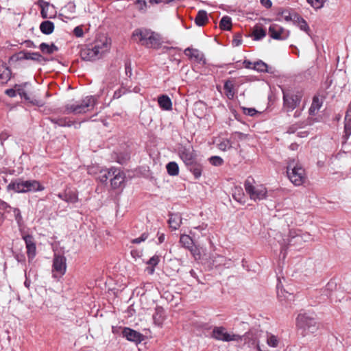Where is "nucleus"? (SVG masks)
Here are the masks:
<instances>
[{
    "label": "nucleus",
    "mask_w": 351,
    "mask_h": 351,
    "mask_svg": "<svg viewBox=\"0 0 351 351\" xmlns=\"http://www.w3.org/2000/svg\"><path fill=\"white\" fill-rule=\"evenodd\" d=\"M11 70L6 63L0 60V83L6 84L11 78Z\"/></svg>",
    "instance_id": "nucleus-18"
},
{
    "label": "nucleus",
    "mask_w": 351,
    "mask_h": 351,
    "mask_svg": "<svg viewBox=\"0 0 351 351\" xmlns=\"http://www.w3.org/2000/svg\"><path fill=\"white\" fill-rule=\"evenodd\" d=\"M293 22L297 25L300 29L310 35V28L306 21L297 13H293Z\"/></svg>",
    "instance_id": "nucleus-21"
},
{
    "label": "nucleus",
    "mask_w": 351,
    "mask_h": 351,
    "mask_svg": "<svg viewBox=\"0 0 351 351\" xmlns=\"http://www.w3.org/2000/svg\"><path fill=\"white\" fill-rule=\"evenodd\" d=\"M260 3L266 8H270L272 6V2L271 0H260Z\"/></svg>",
    "instance_id": "nucleus-60"
},
{
    "label": "nucleus",
    "mask_w": 351,
    "mask_h": 351,
    "mask_svg": "<svg viewBox=\"0 0 351 351\" xmlns=\"http://www.w3.org/2000/svg\"><path fill=\"white\" fill-rule=\"evenodd\" d=\"M125 178V176L123 171L117 168L112 178H111V186L114 189L121 187L124 183Z\"/></svg>",
    "instance_id": "nucleus-16"
},
{
    "label": "nucleus",
    "mask_w": 351,
    "mask_h": 351,
    "mask_svg": "<svg viewBox=\"0 0 351 351\" xmlns=\"http://www.w3.org/2000/svg\"><path fill=\"white\" fill-rule=\"evenodd\" d=\"M232 19L229 16H223L221 19V30L230 31L232 29Z\"/></svg>",
    "instance_id": "nucleus-35"
},
{
    "label": "nucleus",
    "mask_w": 351,
    "mask_h": 351,
    "mask_svg": "<svg viewBox=\"0 0 351 351\" xmlns=\"http://www.w3.org/2000/svg\"><path fill=\"white\" fill-rule=\"evenodd\" d=\"M188 169L193 174L195 179H198L202 176V167L195 161L186 165Z\"/></svg>",
    "instance_id": "nucleus-28"
},
{
    "label": "nucleus",
    "mask_w": 351,
    "mask_h": 351,
    "mask_svg": "<svg viewBox=\"0 0 351 351\" xmlns=\"http://www.w3.org/2000/svg\"><path fill=\"white\" fill-rule=\"evenodd\" d=\"M5 93L8 96L10 97H14L17 94L16 88L15 87L14 88L7 89Z\"/></svg>",
    "instance_id": "nucleus-57"
},
{
    "label": "nucleus",
    "mask_w": 351,
    "mask_h": 351,
    "mask_svg": "<svg viewBox=\"0 0 351 351\" xmlns=\"http://www.w3.org/2000/svg\"><path fill=\"white\" fill-rule=\"evenodd\" d=\"M243 112L245 114L252 117L257 112V110L253 108H243Z\"/></svg>",
    "instance_id": "nucleus-53"
},
{
    "label": "nucleus",
    "mask_w": 351,
    "mask_h": 351,
    "mask_svg": "<svg viewBox=\"0 0 351 351\" xmlns=\"http://www.w3.org/2000/svg\"><path fill=\"white\" fill-rule=\"evenodd\" d=\"M73 34L77 38L82 37L84 35V32H83L82 27L81 26L75 27L73 29Z\"/></svg>",
    "instance_id": "nucleus-54"
},
{
    "label": "nucleus",
    "mask_w": 351,
    "mask_h": 351,
    "mask_svg": "<svg viewBox=\"0 0 351 351\" xmlns=\"http://www.w3.org/2000/svg\"><path fill=\"white\" fill-rule=\"evenodd\" d=\"M179 156L186 165L195 161L193 151L189 147H182L179 150Z\"/></svg>",
    "instance_id": "nucleus-15"
},
{
    "label": "nucleus",
    "mask_w": 351,
    "mask_h": 351,
    "mask_svg": "<svg viewBox=\"0 0 351 351\" xmlns=\"http://www.w3.org/2000/svg\"><path fill=\"white\" fill-rule=\"evenodd\" d=\"M66 258L62 255L55 254L53 261V276L56 277L57 274L62 276L65 274L66 269Z\"/></svg>",
    "instance_id": "nucleus-10"
},
{
    "label": "nucleus",
    "mask_w": 351,
    "mask_h": 351,
    "mask_svg": "<svg viewBox=\"0 0 351 351\" xmlns=\"http://www.w3.org/2000/svg\"><path fill=\"white\" fill-rule=\"evenodd\" d=\"M158 102L160 108L163 110H170L172 108L171 99L167 95H162L158 97Z\"/></svg>",
    "instance_id": "nucleus-24"
},
{
    "label": "nucleus",
    "mask_w": 351,
    "mask_h": 351,
    "mask_svg": "<svg viewBox=\"0 0 351 351\" xmlns=\"http://www.w3.org/2000/svg\"><path fill=\"white\" fill-rule=\"evenodd\" d=\"M22 239L24 240L27 249V254L29 260H32L36 254V247L34 238L32 234H23Z\"/></svg>",
    "instance_id": "nucleus-13"
},
{
    "label": "nucleus",
    "mask_w": 351,
    "mask_h": 351,
    "mask_svg": "<svg viewBox=\"0 0 351 351\" xmlns=\"http://www.w3.org/2000/svg\"><path fill=\"white\" fill-rule=\"evenodd\" d=\"M253 179L248 178L244 183L246 193L254 201L263 200L267 198V191L263 185L254 186L252 184Z\"/></svg>",
    "instance_id": "nucleus-6"
},
{
    "label": "nucleus",
    "mask_w": 351,
    "mask_h": 351,
    "mask_svg": "<svg viewBox=\"0 0 351 351\" xmlns=\"http://www.w3.org/2000/svg\"><path fill=\"white\" fill-rule=\"evenodd\" d=\"M39 49L44 53L52 54L56 51H58V47L53 43L49 45L46 43H42L39 45Z\"/></svg>",
    "instance_id": "nucleus-31"
},
{
    "label": "nucleus",
    "mask_w": 351,
    "mask_h": 351,
    "mask_svg": "<svg viewBox=\"0 0 351 351\" xmlns=\"http://www.w3.org/2000/svg\"><path fill=\"white\" fill-rule=\"evenodd\" d=\"M110 39L106 36L96 40L91 47H87L81 51V57L86 61H95L99 59L102 55L110 49Z\"/></svg>",
    "instance_id": "nucleus-1"
},
{
    "label": "nucleus",
    "mask_w": 351,
    "mask_h": 351,
    "mask_svg": "<svg viewBox=\"0 0 351 351\" xmlns=\"http://www.w3.org/2000/svg\"><path fill=\"white\" fill-rule=\"evenodd\" d=\"M180 243L182 246L189 249L191 246H192L194 243L192 238L187 234H182L180 238Z\"/></svg>",
    "instance_id": "nucleus-39"
},
{
    "label": "nucleus",
    "mask_w": 351,
    "mask_h": 351,
    "mask_svg": "<svg viewBox=\"0 0 351 351\" xmlns=\"http://www.w3.org/2000/svg\"><path fill=\"white\" fill-rule=\"evenodd\" d=\"M242 339L243 337H241V335H237L233 332H228L226 331L224 327L221 326V341L226 342H240L242 341Z\"/></svg>",
    "instance_id": "nucleus-17"
},
{
    "label": "nucleus",
    "mask_w": 351,
    "mask_h": 351,
    "mask_svg": "<svg viewBox=\"0 0 351 351\" xmlns=\"http://www.w3.org/2000/svg\"><path fill=\"white\" fill-rule=\"evenodd\" d=\"M11 59H15L16 61H21L25 60H31L41 62H46L47 59L44 58L39 52H30L27 51H21L14 54Z\"/></svg>",
    "instance_id": "nucleus-8"
},
{
    "label": "nucleus",
    "mask_w": 351,
    "mask_h": 351,
    "mask_svg": "<svg viewBox=\"0 0 351 351\" xmlns=\"http://www.w3.org/2000/svg\"><path fill=\"white\" fill-rule=\"evenodd\" d=\"M169 226L173 230H177L182 223V217L178 213L171 214L168 220Z\"/></svg>",
    "instance_id": "nucleus-25"
},
{
    "label": "nucleus",
    "mask_w": 351,
    "mask_h": 351,
    "mask_svg": "<svg viewBox=\"0 0 351 351\" xmlns=\"http://www.w3.org/2000/svg\"><path fill=\"white\" fill-rule=\"evenodd\" d=\"M47 119L60 127H71L73 125V122L66 117H48Z\"/></svg>",
    "instance_id": "nucleus-26"
},
{
    "label": "nucleus",
    "mask_w": 351,
    "mask_h": 351,
    "mask_svg": "<svg viewBox=\"0 0 351 351\" xmlns=\"http://www.w3.org/2000/svg\"><path fill=\"white\" fill-rule=\"evenodd\" d=\"M166 169L168 174L171 176H178L179 173V167L176 162H169L166 165Z\"/></svg>",
    "instance_id": "nucleus-33"
},
{
    "label": "nucleus",
    "mask_w": 351,
    "mask_h": 351,
    "mask_svg": "<svg viewBox=\"0 0 351 351\" xmlns=\"http://www.w3.org/2000/svg\"><path fill=\"white\" fill-rule=\"evenodd\" d=\"M27 84V83H25L23 84H16L15 88H16L17 94L19 95L22 99L30 101V98L25 90V86Z\"/></svg>",
    "instance_id": "nucleus-38"
},
{
    "label": "nucleus",
    "mask_w": 351,
    "mask_h": 351,
    "mask_svg": "<svg viewBox=\"0 0 351 351\" xmlns=\"http://www.w3.org/2000/svg\"><path fill=\"white\" fill-rule=\"evenodd\" d=\"M125 73L128 77H131L132 75V70L131 66V62L130 60H127L125 62Z\"/></svg>",
    "instance_id": "nucleus-49"
},
{
    "label": "nucleus",
    "mask_w": 351,
    "mask_h": 351,
    "mask_svg": "<svg viewBox=\"0 0 351 351\" xmlns=\"http://www.w3.org/2000/svg\"><path fill=\"white\" fill-rule=\"evenodd\" d=\"M307 2L315 9H320L324 5V0H306Z\"/></svg>",
    "instance_id": "nucleus-44"
},
{
    "label": "nucleus",
    "mask_w": 351,
    "mask_h": 351,
    "mask_svg": "<svg viewBox=\"0 0 351 351\" xmlns=\"http://www.w3.org/2000/svg\"><path fill=\"white\" fill-rule=\"evenodd\" d=\"M269 36L275 40H284L289 36V31L278 24H271L269 27Z\"/></svg>",
    "instance_id": "nucleus-9"
},
{
    "label": "nucleus",
    "mask_w": 351,
    "mask_h": 351,
    "mask_svg": "<svg viewBox=\"0 0 351 351\" xmlns=\"http://www.w3.org/2000/svg\"><path fill=\"white\" fill-rule=\"evenodd\" d=\"M225 94L229 99H233L234 96V82L232 80H228L223 86Z\"/></svg>",
    "instance_id": "nucleus-32"
},
{
    "label": "nucleus",
    "mask_w": 351,
    "mask_h": 351,
    "mask_svg": "<svg viewBox=\"0 0 351 351\" xmlns=\"http://www.w3.org/2000/svg\"><path fill=\"white\" fill-rule=\"evenodd\" d=\"M129 159V156L128 155H125V156L123 157H121V156H119L118 158H117V162L119 163V164H124Z\"/></svg>",
    "instance_id": "nucleus-64"
},
{
    "label": "nucleus",
    "mask_w": 351,
    "mask_h": 351,
    "mask_svg": "<svg viewBox=\"0 0 351 351\" xmlns=\"http://www.w3.org/2000/svg\"><path fill=\"white\" fill-rule=\"evenodd\" d=\"M241 337H243L242 341L245 344H247L249 347H256L259 351H261L257 337L252 332H246Z\"/></svg>",
    "instance_id": "nucleus-20"
},
{
    "label": "nucleus",
    "mask_w": 351,
    "mask_h": 351,
    "mask_svg": "<svg viewBox=\"0 0 351 351\" xmlns=\"http://www.w3.org/2000/svg\"><path fill=\"white\" fill-rule=\"evenodd\" d=\"M282 93L285 107L289 109L288 110H293L299 105L301 100V96L285 91H282Z\"/></svg>",
    "instance_id": "nucleus-11"
},
{
    "label": "nucleus",
    "mask_w": 351,
    "mask_h": 351,
    "mask_svg": "<svg viewBox=\"0 0 351 351\" xmlns=\"http://www.w3.org/2000/svg\"><path fill=\"white\" fill-rule=\"evenodd\" d=\"M48 10L49 8H47V7L42 8L40 14L43 19L51 18V16L48 14Z\"/></svg>",
    "instance_id": "nucleus-59"
},
{
    "label": "nucleus",
    "mask_w": 351,
    "mask_h": 351,
    "mask_svg": "<svg viewBox=\"0 0 351 351\" xmlns=\"http://www.w3.org/2000/svg\"><path fill=\"white\" fill-rule=\"evenodd\" d=\"M135 4L138 5L139 10L145 12L147 9V2L145 0H136Z\"/></svg>",
    "instance_id": "nucleus-52"
},
{
    "label": "nucleus",
    "mask_w": 351,
    "mask_h": 351,
    "mask_svg": "<svg viewBox=\"0 0 351 351\" xmlns=\"http://www.w3.org/2000/svg\"><path fill=\"white\" fill-rule=\"evenodd\" d=\"M213 337L219 339V327H215L213 331Z\"/></svg>",
    "instance_id": "nucleus-63"
},
{
    "label": "nucleus",
    "mask_w": 351,
    "mask_h": 351,
    "mask_svg": "<svg viewBox=\"0 0 351 351\" xmlns=\"http://www.w3.org/2000/svg\"><path fill=\"white\" fill-rule=\"evenodd\" d=\"M296 321L297 326L303 329L307 333H313L318 328V326L315 318L310 317L306 314L298 315Z\"/></svg>",
    "instance_id": "nucleus-7"
},
{
    "label": "nucleus",
    "mask_w": 351,
    "mask_h": 351,
    "mask_svg": "<svg viewBox=\"0 0 351 351\" xmlns=\"http://www.w3.org/2000/svg\"><path fill=\"white\" fill-rule=\"evenodd\" d=\"M267 343L270 347L276 348L278 346V339L275 335H271L267 339Z\"/></svg>",
    "instance_id": "nucleus-45"
},
{
    "label": "nucleus",
    "mask_w": 351,
    "mask_h": 351,
    "mask_svg": "<svg viewBox=\"0 0 351 351\" xmlns=\"http://www.w3.org/2000/svg\"><path fill=\"white\" fill-rule=\"evenodd\" d=\"M159 261L160 256L158 255H154L148 260L147 264L151 265L153 267H155L158 264Z\"/></svg>",
    "instance_id": "nucleus-48"
},
{
    "label": "nucleus",
    "mask_w": 351,
    "mask_h": 351,
    "mask_svg": "<svg viewBox=\"0 0 351 351\" xmlns=\"http://www.w3.org/2000/svg\"><path fill=\"white\" fill-rule=\"evenodd\" d=\"M209 161L213 165L219 166V156H212L209 158Z\"/></svg>",
    "instance_id": "nucleus-56"
},
{
    "label": "nucleus",
    "mask_w": 351,
    "mask_h": 351,
    "mask_svg": "<svg viewBox=\"0 0 351 351\" xmlns=\"http://www.w3.org/2000/svg\"><path fill=\"white\" fill-rule=\"evenodd\" d=\"M96 104L95 97L90 95L87 96L81 101L75 104H66L65 110L67 114L73 113L75 114L85 113L92 109Z\"/></svg>",
    "instance_id": "nucleus-5"
},
{
    "label": "nucleus",
    "mask_w": 351,
    "mask_h": 351,
    "mask_svg": "<svg viewBox=\"0 0 351 351\" xmlns=\"http://www.w3.org/2000/svg\"><path fill=\"white\" fill-rule=\"evenodd\" d=\"M302 240V237L295 232L290 231L287 239V245H293L300 243Z\"/></svg>",
    "instance_id": "nucleus-36"
},
{
    "label": "nucleus",
    "mask_w": 351,
    "mask_h": 351,
    "mask_svg": "<svg viewBox=\"0 0 351 351\" xmlns=\"http://www.w3.org/2000/svg\"><path fill=\"white\" fill-rule=\"evenodd\" d=\"M13 213H14V218H15V220L16 221L18 226L19 227L22 226L23 225L24 222H23V219L21 215L20 209L18 208H14Z\"/></svg>",
    "instance_id": "nucleus-42"
},
{
    "label": "nucleus",
    "mask_w": 351,
    "mask_h": 351,
    "mask_svg": "<svg viewBox=\"0 0 351 351\" xmlns=\"http://www.w3.org/2000/svg\"><path fill=\"white\" fill-rule=\"evenodd\" d=\"M287 173L288 178L295 186L302 185L306 180L304 169L294 160L289 162Z\"/></svg>",
    "instance_id": "nucleus-4"
},
{
    "label": "nucleus",
    "mask_w": 351,
    "mask_h": 351,
    "mask_svg": "<svg viewBox=\"0 0 351 351\" xmlns=\"http://www.w3.org/2000/svg\"><path fill=\"white\" fill-rule=\"evenodd\" d=\"M232 147V144L228 139H223L221 141V151H226Z\"/></svg>",
    "instance_id": "nucleus-50"
},
{
    "label": "nucleus",
    "mask_w": 351,
    "mask_h": 351,
    "mask_svg": "<svg viewBox=\"0 0 351 351\" xmlns=\"http://www.w3.org/2000/svg\"><path fill=\"white\" fill-rule=\"evenodd\" d=\"M252 69L258 72L273 73L272 69L262 60L254 62Z\"/></svg>",
    "instance_id": "nucleus-27"
},
{
    "label": "nucleus",
    "mask_w": 351,
    "mask_h": 351,
    "mask_svg": "<svg viewBox=\"0 0 351 351\" xmlns=\"http://www.w3.org/2000/svg\"><path fill=\"white\" fill-rule=\"evenodd\" d=\"M208 21V15L207 12L204 10H199L195 18V23L197 26H203L206 24V23Z\"/></svg>",
    "instance_id": "nucleus-30"
},
{
    "label": "nucleus",
    "mask_w": 351,
    "mask_h": 351,
    "mask_svg": "<svg viewBox=\"0 0 351 351\" xmlns=\"http://www.w3.org/2000/svg\"><path fill=\"white\" fill-rule=\"evenodd\" d=\"M132 36L138 37L139 43L147 48L158 49L161 45L160 34L149 29H136L134 31Z\"/></svg>",
    "instance_id": "nucleus-3"
},
{
    "label": "nucleus",
    "mask_w": 351,
    "mask_h": 351,
    "mask_svg": "<svg viewBox=\"0 0 351 351\" xmlns=\"http://www.w3.org/2000/svg\"><path fill=\"white\" fill-rule=\"evenodd\" d=\"M40 29L43 34L49 35L54 30V24L50 21H44L40 25Z\"/></svg>",
    "instance_id": "nucleus-29"
},
{
    "label": "nucleus",
    "mask_w": 351,
    "mask_h": 351,
    "mask_svg": "<svg viewBox=\"0 0 351 351\" xmlns=\"http://www.w3.org/2000/svg\"><path fill=\"white\" fill-rule=\"evenodd\" d=\"M233 198L238 202H245L244 193L243 189L240 186H235L232 193Z\"/></svg>",
    "instance_id": "nucleus-34"
},
{
    "label": "nucleus",
    "mask_w": 351,
    "mask_h": 351,
    "mask_svg": "<svg viewBox=\"0 0 351 351\" xmlns=\"http://www.w3.org/2000/svg\"><path fill=\"white\" fill-rule=\"evenodd\" d=\"M242 40L241 36L239 34H237L234 36V38L232 40V45L234 47L239 46L241 45Z\"/></svg>",
    "instance_id": "nucleus-55"
},
{
    "label": "nucleus",
    "mask_w": 351,
    "mask_h": 351,
    "mask_svg": "<svg viewBox=\"0 0 351 351\" xmlns=\"http://www.w3.org/2000/svg\"><path fill=\"white\" fill-rule=\"evenodd\" d=\"M184 53L189 59L193 60L195 62L200 65H204L206 64L204 55L199 50L191 47H187L184 51Z\"/></svg>",
    "instance_id": "nucleus-14"
},
{
    "label": "nucleus",
    "mask_w": 351,
    "mask_h": 351,
    "mask_svg": "<svg viewBox=\"0 0 351 351\" xmlns=\"http://www.w3.org/2000/svg\"><path fill=\"white\" fill-rule=\"evenodd\" d=\"M122 336L128 341L139 343L144 340V336L141 332L130 328L125 327L122 330Z\"/></svg>",
    "instance_id": "nucleus-12"
},
{
    "label": "nucleus",
    "mask_w": 351,
    "mask_h": 351,
    "mask_svg": "<svg viewBox=\"0 0 351 351\" xmlns=\"http://www.w3.org/2000/svg\"><path fill=\"white\" fill-rule=\"evenodd\" d=\"M45 186L36 180H23L16 178L12 180L7 186L8 191H13L17 193H35L43 191Z\"/></svg>",
    "instance_id": "nucleus-2"
},
{
    "label": "nucleus",
    "mask_w": 351,
    "mask_h": 351,
    "mask_svg": "<svg viewBox=\"0 0 351 351\" xmlns=\"http://www.w3.org/2000/svg\"><path fill=\"white\" fill-rule=\"evenodd\" d=\"M351 135V118H346L344 120V134L343 138L346 142Z\"/></svg>",
    "instance_id": "nucleus-37"
},
{
    "label": "nucleus",
    "mask_w": 351,
    "mask_h": 351,
    "mask_svg": "<svg viewBox=\"0 0 351 351\" xmlns=\"http://www.w3.org/2000/svg\"><path fill=\"white\" fill-rule=\"evenodd\" d=\"M149 234L147 232H143L139 237L135 238L131 241L132 243L139 244L141 242L145 241L148 238Z\"/></svg>",
    "instance_id": "nucleus-46"
},
{
    "label": "nucleus",
    "mask_w": 351,
    "mask_h": 351,
    "mask_svg": "<svg viewBox=\"0 0 351 351\" xmlns=\"http://www.w3.org/2000/svg\"><path fill=\"white\" fill-rule=\"evenodd\" d=\"M188 250L195 259L200 258L199 250L195 244L191 246Z\"/></svg>",
    "instance_id": "nucleus-47"
},
{
    "label": "nucleus",
    "mask_w": 351,
    "mask_h": 351,
    "mask_svg": "<svg viewBox=\"0 0 351 351\" xmlns=\"http://www.w3.org/2000/svg\"><path fill=\"white\" fill-rule=\"evenodd\" d=\"M254 40H259L266 36V31L260 27H256L252 32Z\"/></svg>",
    "instance_id": "nucleus-40"
},
{
    "label": "nucleus",
    "mask_w": 351,
    "mask_h": 351,
    "mask_svg": "<svg viewBox=\"0 0 351 351\" xmlns=\"http://www.w3.org/2000/svg\"><path fill=\"white\" fill-rule=\"evenodd\" d=\"M13 208L10 204L5 202L3 200L0 199V217H4V213H9L12 210L13 211Z\"/></svg>",
    "instance_id": "nucleus-41"
},
{
    "label": "nucleus",
    "mask_w": 351,
    "mask_h": 351,
    "mask_svg": "<svg viewBox=\"0 0 351 351\" xmlns=\"http://www.w3.org/2000/svg\"><path fill=\"white\" fill-rule=\"evenodd\" d=\"M116 169V167H111L101 170L98 176L99 180L101 183H106L108 180L111 182V178H112Z\"/></svg>",
    "instance_id": "nucleus-22"
},
{
    "label": "nucleus",
    "mask_w": 351,
    "mask_h": 351,
    "mask_svg": "<svg viewBox=\"0 0 351 351\" xmlns=\"http://www.w3.org/2000/svg\"><path fill=\"white\" fill-rule=\"evenodd\" d=\"M293 14L288 9L279 8L276 12V21H293Z\"/></svg>",
    "instance_id": "nucleus-23"
},
{
    "label": "nucleus",
    "mask_w": 351,
    "mask_h": 351,
    "mask_svg": "<svg viewBox=\"0 0 351 351\" xmlns=\"http://www.w3.org/2000/svg\"><path fill=\"white\" fill-rule=\"evenodd\" d=\"M57 196L67 203H75L78 201L77 194L75 191L69 190L64 193H59Z\"/></svg>",
    "instance_id": "nucleus-19"
},
{
    "label": "nucleus",
    "mask_w": 351,
    "mask_h": 351,
    "mask_svg": "<svg viewBox=\"0 0 351 351\" xmlns=\"http://www.w3.org/2000/svg\"><path fill=\"white\" fill-rule=\"evenodd\" d=\"M322 105V101H321L317 96H314L313 98V101L311 106L313 108H315L317 110H319Z\"/></svg>",
    "instance_id": "nucleus-51"
},
{
    "label": "nucleus",
    "mask_w": 351,
    "mask_h": 351,
    "mask_svg": "<svg viewBox=\"0 0 351 351\" xmlns=\"http://www.w3.org/2000/svg\"><path fill=\"white\" fill-rule=\"evenodd\" d=\"M125 93V90L122 88H119L115 90L113 95V99H119L121 97L122 95Z\"/></svg>",
    "instance_id": "nucleus-58"
},
{
    "label": "nucleus",
    "mask_w": 351,
    "mask_h": 351,
    "mask_svg": "<svg viewBox=\"0 0 351 351\" xmlns=\"http://www.w3.org/2000/svg\"><path fill=\"white\" fill-rule=\"evenodd\" d=\"M38 5L40 6V8L41 9H42V8H44V7H47V8H49V6H50V3L44 0H38Z\"/></svg>",
    "instance_id": "nucleus-61"
},
{
    "label": "nucleus",
    "mask_w": 351,
    "mask_h": 351,
    "mask_svg": "<svg viewBox=\"0 0 351 351\" xmlns=\"http://www.w3.org/2000/svg\"><path fill=\"white\" fill-rule=\"evenodd\" d=\"M75 4L73 1H69L66 5H64L63 10L65 12L73 14L75 12Z\"/></svg>",
    "instance_id": "nucleus-43"
},
{
    "label": "nucleus",
    "mask_w": 351,
    "mask_h": 351,
    "mask_svg": "<svg viewBox=\"0 0 351 351\" xmlns=\"http://www.w3.org/2000/svg\"><path fill=\"white\" fill-rule=\"evenodd\" d=\"M162 309L161 308H157L156 309V312L153 315V319L156 321L158 319V317H160L161 315L160 313H162Z\"/></svg>",
    "instance_id": "nucleus-62"
}]
</instances>
